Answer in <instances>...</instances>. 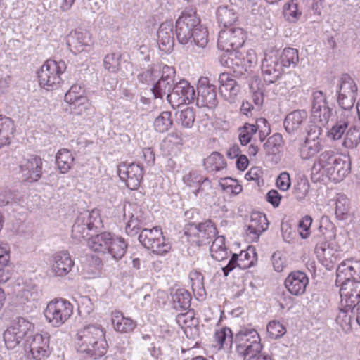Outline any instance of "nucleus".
I'll return each mask as SVG.
<instances>
[{
	"label": "nucleus",
	"instance_id": "59",
	"mask_svg": "<svg viewBox=\"0 0 360 360\" xmlns=\"http://www.w3.org/2000/svg\"><path fill=\"white\" fill-rule=\"evenodd\" d=\"M195 319L193 311H188L184 314H180L176 316L177 323L183 327V326L191 327L194 325Z\"/></svg>",
	"mask_w": 360,
	"mask_h": 360
},
{
	"label": "nucleus",
	"instance_id": "11",
	"mask_svg": "<svg viewBox=\"0 0 360 360\" xmlns=\"http://www.w3.org/2000/svg\"><path fill=\"white\" fill-rule=\"evenodd\" d=\"M176 70L174 67L167 65L162 66L160 71V78L154 84L151 89L155 98H163L172 94L176 84Z\"/></svg>",
	"mask_w": 360,
	"mask_h": 360
},
{
	"label": "nucleus",
	"instance_id": "37",
	"mask_svg": "<svg viewBox=\"0 0 360 360\" xmlns=\"http://www.w3.org/2000/svg\"><path fill=\"white\" fill-rule=\"evenodd\" d=\"M214 338L220 348L229 349L234 344V337L229 328L224 327L214 333Z\"/></svg>",
	"mask_w": 360,
	"mask_h": 360
},
{
	"label": "nucleus",
	"instance_id": "34",
	"mask_svg": "<svg viewBox=\"0 0 360 360\" xmlns=\"http://www.w3.org/2000/svg\"><path fill=\"white\" fill-rule=\"evenodd\" d=\"M8 328L16 333L17 336L23 340L33 333L34 325L24 318H18Z\"/></svg>",
	"mask_w": 360,
	"mask_h": 360
},
{
	"label": "nucleus",
	"instance_id": "18",
	"mask_svg": "<svg viewBox=\"0 0 360 360\" xmlns=\"http://www.w3.org/2000/svg\"><path fill=\"white\" fill-rule=\"evenodd\" d=\"M188 230L190 232L189 235H193L198 238L195 242L198 245L210 244L217 233L215 226L210 220L198 224H191Z\"/></svg>",
	"mask_w": 360,
	"mask_h": 360
},
{
	"label": "nucleus",
	"instance_id": "12",
	"mask_svg": "<svg viewBox=\"0 0 360 360\" xmlns=\"http://www.w3.org/2000/svg\"><path fill=\"white\" fill-rule=\"evenodd\" d=\"M195 98L194 87L187 80L181 79L176 82L172 94L167 95V101L174 107L192 103Z\"/></svg>",
	"mask_w": 360,
	"mask_h": 360
},
{
	"label": "nucleus",
	"instance_id": "41",
	"mask_svg": "<svg viewBox=\"0 0 360 360\" xmlns=\"http://www.w3.org/2000/svg\"><path fill=\"white\" fill-rule=\"evenodd\" d=\"M204 165L208 172L219 171L225 167L224 156L218 152H213L204 160Z\"/></svg>",
	"mask_w": 360,
	"mask_h": 360
},
{
	"label": "nucleus",
	"instance_id": "52",
	"mask_svg": "<svg viewBox=\"0 0 360 360\" xmlns=\"http://www.w3.org/2000/svg\"><path fill=\"white\" fill-rule=\"evenodd\" d=\"M321 124L311 122L306 128L307 136L305 140L314 142H319L321 143L320 135L322 133Z\"/></svg>",
	"mask_w": 360,
	"mask_h": 360
},
{
	"label": "nucleus",
	"instance_id": "61",
	"mask_svg": "<svg viewBox=\"0 0 360 360\" xmlns=\"http://www.w3.org/2000/svg\"><path fill=\"white\" fill-rule=\"evenodd\" d=\"M276 184L281 191H285L288 190L291 185L289 174L285 172H282L276 179Z\"/></svg>",
	"mask_w": 360,
	"mask_h": 360
},
{
	"label": "nucleus",
	"instance_id": "14",
	"mask_svg": "<svg viewBox=\"0 0 360 360\" xmlns=\"http://www.w3.org/2000/svg\"><path fill=\"white\" fill-rule=\"evenodd\" d=\"M118 175L122 181H125L126 186L131 190L137 189L143 176V168L139 164L122 163L117 168Z\"/></svg>",
	"mask_w": 360,
	"mask_h": 360
},
{
	"label": "nucleus",
	"instance_id": "21",
	"mask_svg": "<svg viewBox=\"0 0 360 360\" xmlns=\"http://www.w3.org/2000/svg\"><path fill=\"white\" fill-rule=\"evenodd\" d=\"M184 184L193 188L195 196H205L212 190V186L207 177H203L196 172H190L183 177Z\"/></svg>",
	"mask_w": 360,
	"mask_h": 360
},
{
	"label": "nucleus",
	"instance_id": "36",
	"mask_svg": "<svg viewBox=\"0 0 360 360\" xmlns=\"http://www.w3.org/2000/svg\"><path fill=\"white\" fill-rule=\"evenodd\" d=\"M112 236L110 233L102 232L91 235V250L97 252L105 253Z\"/></svg>",
	"mask_w": 360,
	"mask_h": 360
},
{
	"label": "nucleus",
	"instance_id": "45",
	"mask_svg": "<svg viewBox=\"0 0 360 360\" xmlns=\"http://www.w3.org/2000/svg\"><path fill=\"white\" fill-rule=\"evenodd\" d=\"M334 226L327 217H323L320 221L318 233L314 239L330 240L335 236Z\"/></svg>",
	"mask_w": 360,
	"mask_h": 360
},
{
	"label": "nucleus",
	"instance_id": "31",
	"mask_svg": "<svg viewBox=\"0 0 360 360\" xmlns=\"http://www.w3.org/2000/svg\"><path fill=\"white\" fill-rule=\"evenodd\" d=\"M216 14L219 24L224 27L231 26L238 18V13L233 4L219 6Z\"/></svg>",
	"mask_w": 360,
	"mask_h": 360
},
{
	"label": "nucleus",
	"instance_id": "35",
	"mask_svg": "<svg viewBox=\"0 0 360 360\" xmlns=\"http://www.w3.org/2000/svg\"><path fill=\"white\" fill-rule=\"evenodd\" d=\"M174 307L176 309H188L191 307V296L188 291L185 289H177L172 293Z\"/></svg>",
	"mask_w": 360,
	"mask_h": 360
},
{
	"label": "nucleus",
	"instance_id": "26",
	"mask_svg": "<svg viewBox=\"0 0 360 360\" xmlns=\"http://www.w3.org/2000/svg\"><path fill=\"white\" fill-rule=\"evenodd\" d=\"M74 262L68 251H60L53 257L51 269L56 276H64L72 269Z\"/></svg>",
	"mask_w": 360,
	"mask_h": 360
},
{
	"label": "nucleus",
	"instance_id": "56",
	"mask_svg": "<svg viewBox=\"0 0 360 360\" xmlns=\"http://www.w3.org/2000/svg\"><path fill=\"white\" fill-rule=\"evenodd\" d=\"M267 333L270 338L278 339L286 332L285 327L277 321H270L267 325Z\"/></svg>",
	"mask_w": 360,
	"mask_h": 360
},
{
	"label": "nucleus",
	"instance_id": "43",
	"mask_svg": "<svg viewBox=\"0 0 360 360\" xmlns=\"http://www.w3.org/2000/svg\"><path fill=\"white\" fill-rule=\"evenodd\" d=\"M238 257L239 259L238 266L242 269L252 266L257 261V253L255 248L252 246H249L245 251H241Z\"/></svg>",
	"mask_w": 360,
	"mask_h": 360
},
{
	"label": "nucleus",
	"instance_id": "15",
	"mask_svg": "<svg viewBox=\"0 0 360 360\" xmlns=\"http://www.w3.org/2000/svg\"><path fill=\"white\" fill-rule=\"evenodd\" d=\"M42 167V159L37 155H30L23 158L19 165L22 177L28 182H35L41 178Z\"/></svg>",
	"mask_w": 360,
	"mask_h": 360
},
{
	"label": "nucleus",
	"instance_id": "44",
	"mask_svg": "<svg viewBox=\"0 0 360 360\" xmlns=\"http://www.w3.org/2000/svg\"><path fill=\"white\" fill-rule=\"evenodd\" d=\"M278 58L280 64H282V68L290 65L295 67L299 61L298 51L294 48H285L278 56Z\"/></svg>",
	"mask_w": 360,
	"mask_h": 360
},
{
	"label": "nucleus",
	"instance_id": "42",
	"mask_svg": "<svg viewBox=\"0 0 360 360\" xmlns=\"http://www.w3.org/2000/svg\"><path fill=\"white\" fill-rule=\"evenodd\" d=\"M309 191V183L304 176H299L294 184L292 193L299 202H302L308 195Z\"/></svg>",
	"mask_w": 360,
	"mask_h": 360
},
{
	"label": "nucleus",
	"instance_id": "50",
	"mask_svg": "<svg viewBox=\"0 0 360 360\" xmlns=\"http://www.w3.org/2000/svg\"><path fill=\"white\" fill-rule=\"evenodd\" d=\"M238 130L240 143L242 146H246L250 142L252 136L257 132V127L255 124L245 123Z\"/></svg>",
	"mask_w": 360,
	"mask_h": 360
},
{
	"label": "nucleus",
	"instance_id": "64",
	"mask_svg": "<svg viewBox=\"0 0 360 360\" xmlns=\"http://www.w3.org/2000/svg\"><path fill=\"white\" fill-rule=\"evenodd\" d=\"M311 223L312 218L309 215L304 216V217L302 218L301 220H300L298 227L305 231L304 233L302 232H300V236L302 238H307L309 236L308 231L311 225Z\"/></svg>",
	"mask_w": 360,
	"mask_h": 360
},
{
	"label": "nucleus",
	"instance_id": "58",
	"mask_svg": "<svg viewBox=\"0 0 360 360\" xmlns=\"http://www.w3.org/2000/svg\"><path fill=\"white\" fill-rule=\"evenodd\" d=\"M90 229V224H86V225L80 224L78 222L75 223L72 229V237L77 240L80 241L81 239H84L86 236L88 235V231Z\"/></svg>",
	"mask_w": 360,
	"mask_h": 360
},
{
	"label": "nucleus",
	"instance_id": "27",
	"mask_svg": "<svg viewBox=\"0 0 360 360\" xmlns=\"http://www.w3.org/2000/svg\"><path fill=\"white\" fill-rule=\"evenodd\" d=\"M91 335H94L91 341V357L96 359L105 354L108 344L105 340V330L99 326L91 325Z\"/></svg>",
	"mask_w": 360,
	"mask_h": 360
},
{
	"label": "nucleus",
	"instance_id": "23",
	"mask_svg": "<svg viewBox=\"0 0 360 360\" xmlns=\"http://www.w3.org/2000/svg\"><path fill=\"white\" fill-rule=\"evenodd\" d=\"M141 210L136 205L129 204L124 207V217L128 219L126 225V233L130 236L137 235L141 229L142 220L140 219Z\"/></svg>",
	"mask_w": 360,
	"mask_h": 360
},
{
	"label": "nucleus",
	"instance_id": "25",
	"mask_svg": "<svg viewBox=\"0 0 360 360\" xmlns=\"http://www.w3.org/2000/svg\"><path fill=\"white\" fill-rule=\"evenodd\" d=\"M268 226L269 222L264 214L259 212H252L250 224L247 226V235L250 237L252 241H257Z\"/></svg>",
	"mask_w": 360,
	"mask_h": 360
},
{
	"label": "nucleus",
	"instance_id": "8",
	"mask_svg": "<svg viewBox=\"0 0 360 360\" xmlns=\"http://www.w3.org/2000/svg\"><path fill=\"white\" fill-rule=\"evenodd\" d=\"M139 242L148 250L156 255H163L169 252L171 245L166 242L161 229H143L139 235Z\"/></svg>",
	"mask_w": 360,
	"mask_h": 360
},
{
	"label": "nucleus",
	"instance_id": "20",
	"mask_svg": "<svg viewBox=\"0 0 360 360\" xmlns=\"http://www.w3.org/2000/svg\"><path fill=\"white\" fill-rule=\"evenodd\" d=\"M264 79L267 83H274L282 75V64H280L278 55L276 53L266 54L262 63Z\"/></svg>",
	"mask_w": 360,
	"mask_h": 360
},
{
	"label": "nucleus",
	"instance_id": "49",
	"mask_svg": "<svg viewBox=\"0 0 360 360\" xmlns=\"http://www.w3.org/2000/svg\"><path fill=\"white\" fill-rule=\"evenodd\" d=\"M8 247L7 244H0V283H5L9 279L8 274L5 273L4 268L8 264L9 260Z\"/></svg>",
	"mask_w": 360,
	"mask_h": 360
},
{
	"label": "nucleus",
	"instance_id": "51",
	"mask_svg": "<svg viewBox=\"0 0 360 360\" xmlns=\"http://www.w3.org/2000/svg\"><path fill=\"white\" fill-rule=\"evenodd\" d=\"M121 54L112 53L107 54L103 59L104 68L112 72H116L120 68Z\"/></svg>",
	"mask_w": 360,
	"mask_h": 360
},
{
	"label": "nucleus",
	"instance_id": "48",
	"mask_svg": "<svg viewBox=\"0 0 360 360\" xmlns=\"http://www.w3.org/2000/svg\"><path fill=\"white\" fill-rule=\"evenodd\" d=\"M360 143V127H351L347 131L343 141V146L348 148H354Z\"/></svg>",
	"mask_w": 360,
	"mask_h": 360
},
{
	"label": "nucleus",
	"instance_id": "3",
	"mask_svg": "<svg viewBox=\"0 0 360 360\" xmlns=\"http://www.w3.org/2000/svg\"><path fill=\"white\" fill-rule=\"evenodd\" d=\"M246 34L240 27H231L219 32L217 46L226 53L221 56V63L227 67L233 65L232 56H236L233 51L240 48L245 43Z\"/></svg>",
	"mask_w": 360,
	"mask_h": 360
},
{
	"label": "nucleus",
	"instance_id": "13",
	"mask_svg": "<svg viewBox=\"0 0 360 360\" xmlns=\"http://www.w3.org/2000/svg\"><path fill=\"white\" fill-rule=\"evenodd\" d=\"M199 108H214L218 105L215 85L207 77H201L198 83V95L195 100Z\"/></svg>",
	"mask_w": 360,
	"mask_h": 360
},
{
	"label": "nucleus",
	"instance_id": "32",
	"mask_svg": "<svg viewBox=\"0 0 360 360\" xmlns=\"http://www.w3.org/2000/svg\"><path fill=\"white\" fill-rule=\"evenodd\" d=\"M87 32L75 31L68 37V45L72 52L78 53L88 46Z\"/></svg>",
	"mask_w": 360,
	"mask_h": 360
},
{
	"label": "nucleus",
	"instance_id": "30",
	"mask_svg": "<svg viewBox=\"0 0 360 360\" xmlns=\"http://www.w3.org/2000/svg\"><path fill=\"white\" fill-rule=\"evenodd\" d=\"M112 323L116 331L124 333H130L136 327V323L130 318L124 317L121 311L112 313Z\"/></svg>",
	"mask_w": 360,
	"mask_h": 360
},
{
	"label": "nucleus",
	"instance_id": "24",
	"mask_svg": "<svg viewBox=\"0 0 360 360\" xmlns=\"http://www.w3.org/2000/svg\"><path fill=\"white\" fill-rule=\"evenodd\" d=\"M157 36L160 50L165 53L171 52L174 44L172 22H162L158 30Z\"/></svg>",
	"mask_w": 360,
	"mask_h": 360
},
{
	"label": "nucleus",
	"instance_id": "38",
	"mask_svg": "<svg viewBox=\"0 0 360 360\" xmlns=\"http://www.w3.org/2000/svg\"><path fill=\"white\" fill-rule=\"evenodd\" d=\"M127 244L121 238H112L106 252L111 255L115 260L122 259L126 253Z\"/></svg>",
	"mask_w": 360,
	"mask_h": 360
},
{
	"label": "nucleus",
	"instance_id": "6",
	"mask_svg": "<svg viewBox=\"0 0 360 360\" xmlns=\"http://www.w3.org/2000/svg\"><path fill=\"white\" fill-rule=\"evenodd\" d=\"M73 305L64 299L50 301L44 310L46 320L53 327L65 324L73 314Z\"/></svg>",
	"mask_w": 360,
	"mask_h": 360
},
{
	"label": "nucleus",
	"instance_id": "5",
	"mask_svg": "<svg viewBox=\"0 0 360 360\" xmlns=\"http://www.w3.org/2000/svg\"><path fill=\"white\" fill-rule=\"evenodd\" d=\"M236 352L243 360H252L260 354L262 345L257 331L253 328H243L234 337Z\"/></svg>",
	"mask_w": 360,
	"mask_h": 360
},
{
	"label": "nucleus",
	"instance_id": "22",
	"mask_svg": "<svg viewBox=\"0 0 360 360\" xmlns=\"http://www.w3.org/2000/svg\"><path fill=\"white\" fill-rule=\"evenodd\" d=\"M309 281L306 273L302 271H293L285 278L284 285L291 295L300 296L305 292Z\"/></svg>",
	"mask_w": 360,
	"mask_h": 360
},
{
	"label": "nucleus",
	"instance_id": "9",
	"mask_svg": "<svg viewBox=\"0 0 360 360\" xmlns=\"http://www.w3.org/2000/svg\"><path fill=\"white\" fill-rule=\"evenodd\" d=\"M336 285L340 286V293L346 290V286L352 283L360 282V262L353 259H347L342 262L338 266Z\"/></svg>",
	"mask_w": 360,
	"mask_h": 360
},
{
	"label": "nucleus",
	"instance_id": "54",
	"mask_svg": "<svg viewBox=\"0 0 360 360\" xmlns=\"http://www.w3.org/2000/svg\"><path fill=\"white\" fill-rule=\"evenodd\" d=\"M89 335L90 330L89 327H84L83 329L78 330L76 335V341L79 352H84L88 350Z\"/></svg>",
	"mask_w": 360,
	"mask_h": 360
},
{
	"label": "nucleus",
	"instance_id": "1",
	"mask_svg": "<svg viewBox=\"0 0 360 360\" xmlns=\"http://www.w3.org/2000/svg\"><path fill=\"white\" fill-rule=\"evenodd\" d=\"M175 27L176 39L181 44L192 49L207 46L208 31L201 24L195 8H186L176 21Z\"/></svg>",
	"mask_w": 360,
	"mask_h": 360
},
{
	"label": "nucleus",
	"instance_id": "16",
	"mask_svg": "<svg viewBox=\"0 0 360 360\" xmlns=\"http://www.w3.org/2000/svg\"><path fill=\"white\" fill-rule=\"evenodd\" d=\"M311 113L313 122L325 126L329 121L332 110L328 105L326 98L322 91L313 94Z\"/></svg>",
	"mask_w": 360,
	"mask_h": 360
},
{
	"label": "nucleus",
	"instance_id": "10",
	"mask_svg": "<svg viewBox=\"0 0 360 360\" xmlns=\"http://www.w3.org/2000/svg\"><path fill=\"white\" fill-rule=\"evenodd\" d=\"M64 101L75 114H82L89 107L87 88L79 84L72 85L64 96Z\"/></svg>",
	"mask_w": 360,
	"mask_h": 360
},
{
	"label": "nucleus",
	"instance_id": "62",
	"mask_svg": "<svg viewBox=\"0 0 360 360\" xmlns=\"http://www.w3.org/2000/svg\"><path fill=\"white\" fill-rule=\"evenodd\" d=\"M156 75L153 67H149L138 75V79L142 84H150L155 79Z\"/></svg>",
	"mask_w": 360,
	"mask_h": 360
},
{
	"label": "nucleus",
	"instance_id": "17",
	"mask_svg": "<svg viewBox=\"0 0 360 360\" xmlns=\"http://www.w3.org/2000/svg\"><path fill=\"white\" fill-rule=\"evenodd\" d=\"M219 91L221 97L229 103H235L240 91V85L233 76L227 73H221L219 76Z\"/></svg>",
	"mask_w": 360,
	"mask_h": 360
},
{
	"label": "nucleus",
	"instance_id": "2",
	"mask_svg": "<svg viewBox=\"0 0 360 360\" xmlns=\"http://www.w3.org/2000/svg\"><path fill=\"white\" fill-rule=\"evenodd\" d=\"M318 166L315 164L313 171L323 170L330 180L334 182L342 181L351 172V162L349 156L337 154L332 150L323 152L318 160Z\"/></svg>",
	"mask_w": 360,
	"mask_h": 360
},
{
	"label": "nucleus",
	"instance_id": "28",
	"mask_svg": "<svg viewBox=\"0 0 360 360\" xmlns=\"http://www.w3.org/2000/svg\"><path fill=\"white\" fill-rule=\"evenodd\" d=\"M353 117L352 112L342 110L340 115H338L335 124L328 131V136L333 140L341 139Z\"/></svg>",
	"mask_w": 360,
	"mask_h": 360
},
{
	"label": "nucleus",
	"instance_id": "60",
	"mask_svg": "<svg viewBox=\"0 0 360 360\" xmlns=\"http://www.w3.org/2000/svg\"><path fill=\"white\" fill-rule=\"evenodd\" d=\"M263 150L264 151L266 156H272V161H274L275 162H278V157L277 156V154L279 151V149L276 146H275L271 142H270L268 139L263 145Z\"/></svg>",
	"mask_w": 360,
	"mask_h": 360
},
{
	"label": "nucleus",
	"instance_id": "53",
	"mask_svg": "<svg viewBox=\"0 0 360 360\" xmlns=\"http://www.w3.org/2000/svg\"><path fill=\"white\" fill-rule=\"evenodd\" d=\"M349 210V200L344 195H340L336 200L335 215L340 220L345 219Z\"/></svg>",
	"mask_w": 360,
	"mask_h": 360
},
{
	"label": "nucleus",
	"instance_id": "4",
	"mask_svg": "<svg viewBox=\"0 0 360 360\" xmlns=\"http://www.w3.org/2000/svg\"><path fill=\"white\" fill-rule=\"evenodd\" d=\"M67 69L63 60L47 59L37 72L40 86L48 91L58 89L63 83L62 75Z\"/></svg>",
	"mask_w": 360,
	"mask_h": 360
},
{
	"label": "nucleus",
	"instance_id": "63",
	"mask_svg": "<svg viewBox=\"0 0 360 360\" xmlns=\"http://www.w3.org/2000/svg\"><path fill=\"white\" fill-rule=\"evenodd\" d=\"M267 121L264 118H259L257 120V130L259 129V136L260 141L262 142L265 139L266 136L269 134V127L266 125Z\"/></svg>",
	"mask_w": 360,
	"mask_h": 360
},
{
	"label": "nucleus",
	"instance_id": "39",
	"mask_svg": "<svg viewBox=\"0 0 360 360\" xmlns=\"http://www.w3.org/2000/svg\"><path fill=\"white\" fill-rule=\"evenodd\" d=\"M74 157L68 149H60L56 155V164L61 173H66L72 167Z\"/></svg>",
	"mask_w": 360,
	"mask_h": 360
},
{
	"label": "nucleus",
	"instance_id": "19",
	"mask_svg": "<svg viewBox=\"0 0 360 360\" xmlns=\"http://www.w3.org/2000/svg\"><path fill=\"white\" fill-rule=\"evenodd\" d=\"M50 335L48 333H37L27 341L30 352L36 360H42L50 354Z\"/></svg>",
	"mask_w": 360,
	"mask_h": 360
},
{
	"label": "nucleus",
	"instance_id": "57",
	"mask_svg": "<svg viewBox=\"0 0 360 360\" xmlns=\"http://www.w3.org/2000/svg\"><path fill=\"white\" fill-rule=\"evenodd\" d=\"M4 340L8 349H15L22 340L13 330L8 328L4 333Z\"/></svg>",
	"mask_w": 360,
	"mask_h": 360
},
{
	"label": "nucleus",
	"instance_id": "29",
	"mask_svg": "<svg viewBox=\"0 0 360 360\" xmlns=\"http://www.w3.org/2000/svg\"><path fill=\"white\" fill-rule=\"evenodd\" d=\"M307 117L304 110H296L288 114L283 122L286 132L290 134L297 131Z\"/></svg>",
	"mask_w": 360,
	"mask_h": 360
},
{
	"label": "nucleus",
	"instance_id": "55",
	"mask_svg": "<svg viewBox=\"0 0 360 360\" xmlns=\"http://www.w3.org/2000/svg\"><path fill=\"white\" fill-rule=\"evenodd\" d=\"M285 18L290 22H296L301 15V12L298 11L297 4L295 0L284 6L283 11Z\"/></svg>",
	"mask_w": 360,
	"mask_h": 360
},
{
	"label": "nucleus",
	"instance_id": "46",
	"mask_svg": "<svg viewBox=\"0 0 360 360\" xmlns=\"http://www.w3.org/2000/svg\"><path fill=\"white\" fill-rule=\"evenodd\" d=\"M173 124L171 112L164 111L157 117L153 122L155 130L160 133H163L169 130Z\"/></svg>",
	"mask_w": 360,
	"mask_h": 360
},
{
	"label": "nucleus",
	"instance_id": "47",
	"mask_svg": "<svg viewBox=\"0 0 360 360\" xmlns=\"http://www.w3.org/2000/svg\"><path fill=\"white\" fill-rule=\"evenodd\" d=\"M321 150L319 142H314L304 140L300 148V157L304 160H308L316 155Z\"/></svg>",
	"mask_w": 360,
	"mask_h": 360
},
{
	"label": "nucleus",
	"instance_id": "7",
	"mask_svg": "<svg viewBox=\"0 0 360 360\" xmlns=\"http://www.w3.org/2000/svg\"><path fill=\"white\" fill-rule=\"evenodd\" d=\"M357 92L358 86L354 79L349 74H342L337 86V101L342 110L352 112Z\"/></svg>",
	"mask_w": 360,
	"mask_h": 360
},
{
	"label": "nucleus",
	"instance_id": "40",
	"mask_svg": "<svg viewBox=\"0 0 360 360\" xmlns=\"http://www.w3.org/2000/svg\"><path fill=\"white\" fill-rule=\"evenodd\" d=\"M177 124L184 128H191L195 120V110L192 108L187 107L184 110L177 111L175 114Z\"/></svg>",
	"mask_w": 360,
	"mask_h": 360
},
{
	"label": "nucleus",
	"instance_id": "33",
	"mask_svg": "<svg viewBox=\"0 0 360 360\" xmlns=\"http://www.w3.org/2000/svg\"><path fill=\"white\" fill-rule=\"evenodd\" d=\"M14 132V124L12 120L7 117L0 116V148L11 143Z\"/></svg>",
	"mask_w": 360,
	"mask_h": 360
}]
</instances>
